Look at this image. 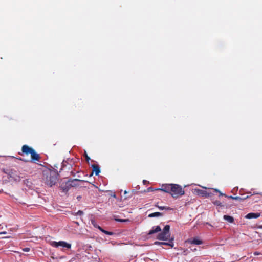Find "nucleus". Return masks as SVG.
Wrapping results in <instances>:
<instances>
[{
    "instance_id": "obj_1",
    "label": "nucleus",
    "mask_w": 262,
    "mask_h": 262,
    "mask_svg": "<svg viewBox=\"0 0 262 262\" xmlns=\"http://www.w3.org/2000/svg\"><path fill=\"white\" fill-rule=\"evenodd\" d=\"M170 194L173 198H177L184 194L185 191L181 186L176 184H163L161 188L155 189Z\"/></svg>"
},
{
    "instance_id": "obj_2",
    "label": "nucleus",
    "mask_w": 262,
    "mask_h": 262,
    "mask_svg": "<svg viewBox=\"0 0 262 262\" xmlns=\"http://www.w3.org/2000/svg\"><path fill=\"white\" fill-rule=\"evenodd\" d=\"M58 176L57 171L49 169L43 172V180L45 184L52 187L57 183Z\"/></svg>"
},
{
    "instance_id": "obj_3",
    "label": "nucleus",
    "mask_w": 262,
    "mask_h": 262,
    "mask_svg": "<svg viewBox=\"0 0 262 262\" xmlns=\"http://www.w3.org/2000/svg\"><path fill=\"white\" fill-rule=\"evenodd\" d=\"M21 151L23 154L28 155H31V161H39L40 159L39 155L36 152L35 150L27 145H24L21 148Z\"/></svg>"
},
{
    "instance_id": "obj_4",
    "label": "nucleus",
    "mask_w": 262,
    "mask_h": 262,
    "mask_svg": "<svg viewBox=\"0 0 262 262\" xmlns=\"http://www.w3.org/2000/svg\"><path fill=\"white\" fill-rule=\"evenodd\" d=\"M169 230H170L169 225H166L164 227L162 232H161V233H160L158 234L157 238L159 240H163V241L167 240L170 236Z\"/></svg>"
},
{
    "instance_id": "obj_5",
    "label": "nucleus",
    "mask_w": 262,
    "mask_h": 262,
    "mask_svg": "<svg viewBox=\"0 0 262 262\" xmlns=\"http://www.w3.org/2000/svg\"><path fill=\"white\" fill-rule=\"evenodd\" d=\"M3 172L7 175H8L11 178H14L16 180L19 179V177H18L16 174V171L10 168H4L3 169Z\"/></svg>"
},
{
    "instance_id": "obj_6",
    "label": "nucleus",
    "mask_w": 262,
    "mask_h": 262,
    "mask_svg": "<svg viewBox=\"0 0 262 262\" xmlns=\"http://www.w3.org/2000/svg\"><path fill=\"white\" fill-rule=\"evenodd\" d=\"M51 245L54 247L61 246L63 247H66L68 249H70L71 247V245L70 244H69L64 241L52 242Z\"/></svg>"
},
{
    "instance_id": "obj_7",
    "label": "nucleus",
    "mask_w": 262,
    "mask_h": 262,
    "mask_svg": "<svg viewBox=\"0 0 262 262\" xmlns=\"http://www.w3.org/2000/svg\"><path fill=\"white\" fill-rule=\"evenodd\" d=\"M68 181L70 183L69 186H71V187H76V186H78L79 185L78 182H85V181L78 179H73V180L70 179V180H68ZM86 182H88V181H86Z\"/></svg>"
},
{
    "instance_id": "obj_8",
    "label": "nucleus",
    "mask_w": 262,
    "mask_h": 262,
    "mask_svg": "<svg viewBox=\"0 0 262 262\" xmlns=\"http://www.w3.org/2000/svg\"><path fill=\"white\" fill-rule=\"evenodd\" d=\"M70 185V183L69 181H68L65 183H62L61 186H60V188L61 190H62L63 192H67L69 189L71 188V186Z\"/></svg>"
},
{
    "instance_id": "obj_9",
    "label": "nucleus",
    "mask_w": 262,
    "mask_h": 262,
    "mask_svg": "<svg viewBox=\"0 0 262 262\" xmlns=\"http://www.w3.org/2000/svg\"><path fill=\"white\" fill-rule=\"evenodd\" d=\"M187 242L190 244L197 245H201L203 244L202 241L197 238H194L193 239H189L187 240Z\"/></svg>"
},
{
    "instance_id": "obj_10",
    "label": "nucleus",
    "mask_w": 262,
    "mask_h": 262,
    "mask_svg": "<svg viewBox=\"0 0 262 262\" xmlns=\"http://www.w3.org/2000/svg\"><path fill=\"white\" fill-rule=\"evenodd\" d=\"M195 191L198 194L201 195L203 196L208 197L209 196V193L205 190L195 189Z\"/></svg>"
},
{
    "instance_id": "obj_11",
    "label": "nucleus",
    "mask_w": 262,
    "mask_h": 262,
    "mask_svg": "<svg viewBox=\"0 0 262 262\" xmlns=\"http://www.w3.org/2000/svg\"><path fill=\"white\" fill-rule=\"evenodd\" d=\"M161 231V228L159 226H154L152 227V229L149 231L148 234L152 235L154 233H158Z\"/></svg>"
},
{
    "instance_id": "obj_12",
    "label": "nucleus",
    "mask_w": 262,
    "mask_h": 262,
    "mask_svg": "<svg viewBox=\"0 0 262 262\" xmlns=\"http://www.w3.org/2000/svg\"><path fill=\"white\" fill-rule=\"evenodd\" d=\"M92 167L93 168V172L90 176H92L93 172H95L96 176H98L100 172L99 166L98 165L94 164L92 165Z\"/></svg>"
},
{
    "instance_id": "obj_13",
    "label": "nucleus",
    "mask_w": 262,
    "mask_h": 262,
    "mask_svg": "<svg viewBox=\"0 0 262 262\" xmlns=\"http://www.w3.org/2000/svg\"><path fill=\"white\" fill-rule=\"evenodd\" d=\"M260 216V213H249L245 216L247 219H252V218H258Z\"/></svg>"
},
{
    "instance_id": "obj_14",
    "label": "nucleus",
    "mask_w": 262,
    "mask_h": 262,
    "mask_svg": "<svg viewBox=\"0 0 262 262\" xmlns=\"http://www.w3.org/2000/svg\"><path fill=\"white\" fill-rule=\"evenodd\" d=\"M70 168H72L71 163H69L67 161H63L62 163V170L70 169Z\"/></svg>"
},
{
    "instance_id": "obj_15",
    "label": "nucleus",
    "mask_w": 262,
    "mask_h": 262,
    "mask_svg": "<svg viewBox=\"0 0 262 262\" xmlns=\"http://www.w3.org/2000/svg\"><path fill=\"white\" fill-rule=\"evenodd\" d=\"M172 239L170 240L169 243H166V242H155V245H168L170 246L171 247H173V243L172 242Z\"/></svg>"
},
{
    "instance_id": "obj_16",
    "label": "nucleus",
    "mask_w": 262,
    "mask_h": 262,
    "mask_svg": "<svg viewBox=\"0 0 262 262\" xmlns=\"http://www.w3.org/2000/svg\"><path fill=\"white\" fill-rule=\"evenodd\" d=\"M223 218L224 220H225L226 221H228L229 223H233L234 222V218L232 216L225 215H224Z\"/></svg>"
},
{
    "instance_id": "obj_17",
    "label": "nucleus",
    "mask_w": 262,
    "mask_h": 262,
    "mask_svg": "<svg viewBox=\"0 0 262 262\" xmlns=\"http://www.w3.org/2000/svg\"><path fill=\"white\" fill-rule=\"evenodd\" d=\"M162 213L157 212H154V213L149 214L148 215V217H158V216H162Z\"/></svg>"
},
{
    "instance_id": "obj_18",
    "label": "nucleus",
    "mask_w": 262,
    "mask_h": 262,
    "mask_svg": "<svg viewBox=\"0 0 262 262\" xmlns=\"http://www.w3.org/2000/svg\"><path fill=\"white\" fill-rule=\"evenodd\" d=\"M227 197L229 198L233 199V200H242L246 199L248 198L249 196H246L245 198H241L240 196H228Z\"/></svg>"
},
{
    "instance_id": "obj_19",
    "label": "nucleus",
    "mask_w": 262,
    "mask_h": 262,
    "mask_svg": "<svg viewBox=\"0 0 262 262\" xmlns=\"http://www.w3.org/2000/svg\"><path fill=\"white\" fill-rule=\"evenodd\" d=\"M158 208L160 210H171L172 209L171 208L166 206H158Z\"/></svg>"
},
{
    "instance_id": "obj_20",
    "label": "nucleus",
    "mask_w": 262,
    "mask_h": 262,
    "mask_svg": "<svg viewBox=\"0 0 262 262\" xmlns=\"http://www.w3.org/2000/svg\"><path fill=\"white\" fill-rule=\"evenodd\" d=\"M214 191L215 192H217L218 193H219V195L220 196H225L226 197H227L228 196H227L225 194H224L223 193H222L220 190H219L218 189H214Z\"/></svg>"
},
{
    "instance_id": "obj_21",
    "label": "nucleus",
    "mask_w": 262,
    "mask_h": 262,
    "mask_svg": "<svg viewBox=\"0 0 262 262\" xmlns=\"http://www.w3.org/2000/svg\"><path fill=\"white\" fill-rule=\"evenodd\" d=\"M214 204L217 205V206H223V205L222 204V203L220 202V201H216L215 202H213Z\"/></svg>"
},
{
    "instance_id": "obj_22",
    "label": "nucleus",
    "mask_w": 262,
    "mask_h": 262,
    "mask_svg": "<svg viewBox=\"0 0 262 262\" xmlns=\"http://www.w3.org/2000/svg\"><path fill=\"white\" fill-rule=\"evenodd\" d=\"M102 232H103L104 233H105V234L106 235H113V233L111 232H110V231H106L105 230H104L103 231H102Z\"/></svg>"
},
{
    "instance_id": "obj_23",
    "label": "nucleus",
    "mask_w": 262,
    "mask_h": 262,
    "mask_svg": "<svg viewBox=\"0 0 262 262\" xmlns=\"http://www.w3.org/2000/svg\"><path fill=\"white\" fill-rule=\"evenodd\" d=\"M83 214V212L81 210H79L76 213V215H82Z\"/></svg>"
},
{
    "instance_id": "obj_24",
    "label": "nucleus",
    "mask_w": 262,
    "mask_h": 262,
    "mask_svg": "<svg viewBox=\"0 0 262 262\" xmlns=\"http://www.w3.org/2000/svg\"><path fill=\"white\" fill-rule=\"evenodd\" d=\"M85 154V159H86V161L87 162H89V160H90V158L86 154Z\"/></svg>"
},
{
    "instance_id": "obj_25",
    "label": "nucleus",
    "mask_w": 262,
    "mask_h": 262,
    "mask_svg": "<svg viewBox=\"0 0 262 262\" xmlns=\"http://www.w3.org/2000/svg\"><path fill=\"white\" fill-rule=\"evenodd\" d=\"M30 248H25L23 249V251H25V252H29L30 251Z\"/></svg>"
},
{
    "instance_id": "obj_26",
    "label": "nucleus",
    "mask_w": 262,
    "mask_h": 262,
    "mask_svg": "<svg viewBox=\"0 0 262 262\" xmlns=\"http://www.w3.org/2000/svg\"><path fill=\"white\" fill-rule=\"evenodd\" d=\"M154 190V188L152 187H149L148 189H147V191L148 192H150V191H153Z\"/></svg>"
},
{
    "instance_id": "obj_27",
    "label": "nucleus",
    "mask_w": 262,
    "mask_h": 262,
    "mask_svg": "<svg viewBox=\"0 0 262 262\" xmlns=\"http://www.w3.org/2000/svg\"><path fill=\"white\" fill-rule=\"evenodd\" d=\"M116 220L117 221H119V222H125L126 221V220H123V219H116Z\"/></svg>"
},
{
    "instance_id": "obj_28",
    "label": "nucleus",
    "mask_w": 262,
    "mask_h": 262,
    "mask_svg": "<svg viewBox=\"0 0 262 262\" xmlns=\"http://www.w3.org/2000/svg\"><path fill=\"white\" fill-rule=\"evenodd\" d=\"M98 229H99L101 231H102H102H103V230H104V229H102L101 227H100V226H98Z\"/></svg>"
},
{
    "instance_id": "obj_29",
    "label": "nucleus",
    "mask_w": 262,
    "mask_h": 262,
    "mask_svg": "<svg viewBox=\"0 0 262 262\" xmlns=\"http://www.w3.org/2000/svg\"><path fill=\"white\" fill-rule=\"evenodd\" d=\"M98 229H99L101 231H102H102H103V230H104V229H102L101 227H100V226H98Z\"/></svg>"
},
{
    "instance_id": "obj_30",
    "label": "nucleus",
    "mask_w": 262,
    "mask_h": 262,
    "mask_svg": "<svg viewBox=\"0 0 262 262\" xmlns=\"http://www.w3.org/2000/svg\"><path fill=\"white\" fill-rule=\"evenodd\" d=\"M7 234V232H6V231L0 232V234Z\"/></svg>"
},
{
    "instance_id": "obj_31",
    "label": "nucleus",
    "mask_w": 262,
    "mask_h": 262,
    "mask_svg": "<svg viewBox=\"0 0 262 262\" xmlns=\"http://www.w3.org/2000/svg\"><path fill=\"white\" fill-rule=\"evenodd\" d=\"M70 172L73 176H75V173L72 170Z\"/></svg>"
},
{
    "instance_id": "obj_32",
    "label": "nucleus",
    "mask_w": 262,
    "mask_h": 262,
    "mask_svg": "<svg viewBox=\"0 0 262 262\" xmlns=\"http://www.w3.org/2000/svg\"><path fill=\"white\" fill-rule=\"evenodd\" d=\"M254 255H258L259 254L257 252H255L254 253Z\"/></svg>"
},
{
    "instance_id": "obj_33",
    "label": "nucleus",
    "mask_w": 262,
    "mask_h": 262,
    "mask_svg": "<svg viewBox=\"0 0 262 262\" xmlns=\"http://www.w3.org/2000/svg\"><path fill=\"white\" fill-rule=\"evenodd\" d=\"M155 206H156L157 207H158V206H159V205H158V204H157Z\"/></svg>"
},
{
    "instance_id": "obj_34",
    "label": "nucleus",
    "mask_w": 262,
    "mask_h": 262,
    "mask_svg": "<svg viewBox=\"0 0 262 262\" xmlns=\"http://www.w3.org/2000/svg\"><path fill=\"white\" fill-rule=\"evenodd\" d=\"M146 181L145 180H143V183H145Z\"/></svg>"
},
{
    "instance_id": "obj_35",
    "label": "nucleus",
    "mask_w": 262,
    "mask_h": 262,
    "mask_svg": "<svg viewBox=\"0 0 262 262\" xmlns=\"http://www.w3.org/2000/svg\"><path fill=\"white\" fill-rule=\"evenodd\" d=\"M124 193H127L126 191H124Z\"/></svg>"
},
{
    "instance_id": "obj_36",
    "label": "nucleus",
    "mask_w": 262,
    "mask_h": 262,
    "mask_svg": "<svg viewBox=\"0 0 262 262\" xmlns=\"http://www.w3.org/2000/svg\"><path fill=\"white\" fill-rule=\"evenodd\" d=\"M80 196H78V197H77V199H80Z\"/></svg>"
}]
</instances>
